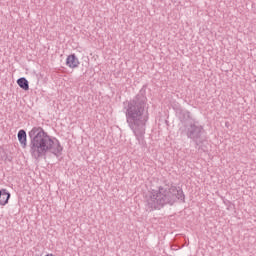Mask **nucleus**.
<instances>
[{
  "label": "nucleus",
  "instance_id": "obj_1",
  "mask_svg": "<svg viewBox=\"0 0 256 256\" xmlns=\"http://www.w3.org/2000/svg\"><path fill=\"white\" fill-rule=\"evenodd\" d=\"M124 109L126 123L133 131L136 139L141 141L149 121V104H147L145 89H141L132 100L128 101Z\"/></svg>",
  "mask_w": 256,
  "mask_h": 256
},
{
  "label": "nucleus",
  "instance_id": "obj_5",
  "mask_svg": "<svg viewBox=\"0 0 256 256\" xmlns=\"http://www.w3.org/2000/svg\"><path fill=\"white\" fill-rule=\"evenodd\" d=\"M176 115L179 121H181V123L183 124V127L184 125H189V123L195 122V120H193V117H191V112H189L188 110L178 108L176 110Z\"/></svg>",
  "mask_w": 256,
  "mask_h": 256
},
{
  "label": "nucleus",
  "instance_id": "obj_2",
  "mask_svg": "<svg viewBox=\"0 0 256 256\" xmlns=\"http://www.w3.org/2000/svg\"><path fill=\"white\" fill-rule=\"evenodd\" d=\"M30 139V155L33 159L39 160L45 157L47 153H52L56 157L61 155L63 146L58 139L49 136V134L41 126H34L29 132Z\"/></svg>",
  "mask_w": 256,
  "mask_h": 256
},
{
  "label": "nucleus",
  "instance_id": "obj_4",
  "mask_svg": "<svg viewBox=\"0 0 256 256\" xmlns=\"http://www.w3.org/2000/svg\"><path fill=\"white\" fill-rule=\"evenodd\" d=\"M179 131L181 137H187V139L195 143L198 151H205L201 145H203L204 141H207V137H205V129L202 125H199L198 122H190L180 127Z\"/></svg>",
  "mask_w": 256,
  "mask_h": 256
},
{
  "label": "nucleus",
  "instance_id": "obj_7",
  "mask_svg": "<svg viewBox=\"0 0 256 256\" xmlns=\"http://www.w3.org/2000/svg\"><path fill=\"white\" fill-rule=\"evenodd\" d=\"M9 199H11V193L7 191V189L3 188L0 190V205L4 206L9 203Z\"/></svg>",
  "mask_w": 256,
  "mask_h": 256
},
{
  "label": "nucleus",
  "instance_id": "obj_8",
  "mask_svg": "<svg viewBox=\"0 0 256 256\" xmlns=\"http://www.w3.org/2000/svg\"><path fill=\"white\" fill-rule=\"evenodd\" d=\"M18 141L22 149H27V132L23 129L18 131Z\"/></svg>",
  "mask_w": 256,
  "mask_h": 256
},
{
  "label": "nucleus",
  "instance_id": "obj_9",
  "mask_svg": "<svg viewBox=\"0 0 256 256\" xmlns=\"http://www.w3.org/2000/svg\"><path fill=\"white\" fill-rule=\"evenodd\" d=\"M17 84L19 85L20 89H23L24 91H29V81L26 80L25 77L19 78L17 80Z\"/></svg>",
  "mask_w": 256,
  "mask_h": 256
},
{
  "label": "nucleus",
  "instance_id": "obj_10",
  "mask_svg": "<svg viewBox=\"0 0 256 256\" xmlns=\"http://www.w3.org/2000/svg\"><path fill=\"white\" fill-rule=\"evenodd\" d=\"M46 256H55V255H53V254H47Z\"/></svg>",
  "mask_w": 256,
  "mask_h": 256
},
{
  "label": "nucleus",
  "instance_id": "obj_3",
  "mask_svg": "<svg viewBox=\"0 0 256 256\" xmlns=\"http://www.w3.org/2000/svg\"><path fill=\"white\" fill-rule=\"evenodd\" d=\"M177 201H183L185 203L183 190L177 189L176 186L165 185L146 194L144 205L146 211L151 212L163 209L164 205H175Z\"/></svg>",
  "mask_w": 256,
  "mask_h": 256
},
{
  "label": "nucleus",
  "instance_id": "obj_6",
  "mask_svg": "<svg viewBox=\"0 0 256 256\" xmlns=\"http://www.w3.org/2000/svg\"><path fill=\"white\" fill-rule=\"evenodd\" d=\"M66 65L70 69H77L79 67V58L75 54L69 55L66 59Z\"/></svg>",
  "mask_w": 256,
  "mask_h": 256
}]
</instances>
